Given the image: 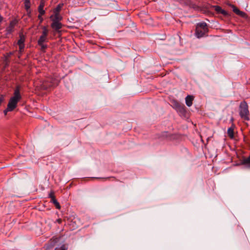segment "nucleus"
I'll use <instances>...</instances> for the list:
<instances>
[{
	"instance_id": "22",
	"label": "nucleus",
	"mask_w": 250,
	"mask_h": 250,
	"mask_svg": "<svg viewBox=\"0 0 250 250\" xmlns=\"http://www.w3.org/2000/svg\"><path fill=\"white\" fill-rule=\"evenodd\" d=\"M227 119H229V124H231V125H234V124L233 123V118L232 116H229L228 118Z\"/></svg>"
},
{
	"instance_id": "34",
	"label": "nucleus",
	"mask_w": 250,
	"mask_h": 250,
	"mask_svg": "<svg viewBox=\"0 0 250 250\" xmlns=\"http://www.w3.org/2000/svg\"><path fill=\"white\" fill-rule=\"evenodd\" d=\"M22 54H19V53L18 57H19V58H21V56L22 55Z\"/></svg>"
},
{
	"instance_id": "16",
	"label": "nucleus",
	"mask_w": 250,
	"mask_h": 250,
	"mask_svg": "<svg viewBox=\"0 0 250 250\" xmlns=\"http://www.w3.org/2000/svg\"><path fill=\"white\" fill-rule=\"evenodd\" d=\"M62 5H63V4H59L56 6V7L54 9V13H59L60 11L61 10Z\"/></svg>"
},
{
	"instance_id": "27",
	"label": "nucleus",
	"mask_w": 250,
	"mask_h": 250,
	"mask_svg": "<svg viewBox=\"0 0 250 250\" xmlns=\"http://www.w3.org/2000/svg\"><path fill=\"white\" fill-rule=\"evenodd\" d=\"M26 12H27V15L28 17H31L32 14H31V11L30 9H29V11H26Z\"/></svg>"
},
{
	"instance_id": "13",
	"label": "nucleus",
	"mask_w": 250,
	"mask_h": 250,
	"mask_svg": "<svg viewBox=\"0 0 250 250\" xmlns=\"http://www.w3.org/2000/svg\"><path fill=\"white\" fill-rule=\"evenodd\" d=\"M228 135L230 139L234 138V128L232 126L228 128Z\"/></svg>"
},
{
	"instance_id": "24",
	"label": "nucleus",
	"mask_w": 250,
	"mask_h": 250,
	"mask_svg": "<svg viewBox=\"0 0 250 250\" xmlns=\"http://www.w3.org/2000/svg\"><path fill=\"white\" fill-rule=\"evenodd\" d=\"M48 197L49 198H50V199H53V198L55 197V195H54V192L53 191H51L50 193L48 195Z\"/></svg>"
},
{
	"instance_id": "12",
	"label": "nucleus",
	"mask_w": 250,
	"mask_h": 250,
	"mask_svg": "<svg viewBox=\"0 0 250 250\" xmlns=\"http://www.w3.org/2000/svg\"><path fill=\"white\" fill-rule=\"evenodd\" d=\"M48 39L47 37L41 35L39 40H38V45H41L42 43H44L45 42H47Z\"/></svg>"
},
{
	"instance_id": "19",
	"label": "nucleus",
	"mask_w": 250,
	"mask_h": 250,
	"mask_svg": "<svg viewBox=\"0 0 250 250\" xmlns=\"http://www.w3.org/2000/svg\"><path fill=\"white\" fill-rule=\"evenodd\" d=\"M19 46V54H22L24 51V49L25 47V44L18 45Z\"/></svg>"
},
{
	"instance_id": "11",
	"label": "nucleus",
	"mask_w": 250,
	"mask_h": 250,
	"mask_svg": "<svg viewBox=\"0 0 250 250\" xmlns=\"http://www.w3.org/2000/svg\"><path fill=\"white\" fill-rule=\"evenodd\" d=\"M19 38L20 39L17 42V44L21 45L24 44V42L25 41V36L22 33L20 32L19 33Z\"/></svg>"
},
{
	"instance_id": "8",
	"label": "nucleus",
	"mask_w": 250,
	"mask_h": 250,
	"mask_svg": "<svg viewBox=\"0 0 250 250\" xmlns=\"http://www.w3.org/2000/svg\"><path fill=\"white\" fill-rule=\"evenodd\" d=\"M185 1L186 5H187L190 8H193L195 10H199V7L191 0H186Z\"/></svg>"
},
{
	"instance_id": "10",
	"label": "nucleus",
	"mask_w": 250,
	"mask_h": 250,
	"mask_svg": "<svg viewBox=\"0 0 250 250\" xmlns=\"http://www.w3.org/2000/svg\"><path fill=\"white\" fill-rule=\"evenodd\" d=\"M185 100L187 105L188 107H190L192 104V102L194 100V97L192 95H188L186 97Z\"/></svg>"
},
{
	"instance_id": "31",
	"label": "nucleus",
	"mask_w": 250,
	"mask_h": 250,
	"mask_svg": "<svg viewBox=\"0 0 250 250\" xmlns=\"http://www.w3.org/2000/svg\"><path fill=\"white\" fill-rule=\"evenodd\" d=\"M53 86V84L52 83H50L48 85V87H51L52 86Z\"/></svg>"
},
{
	"instance_id": "3",
	"label": "nucleus",
	"mask_w": 250,
	"mask_h": 250,
	"mask_svg": "<svg viewBox=\"0 0 250 250\" xmlns=\"http://www.w3.org/2000/svg\"><path fill=\"white\" fill-rule=\"evenodd\" d=\"M208 32L207 24L205 22L197 24L195 29V35L197 38H201L206 36Z\"/></svg>"
},
{
	"instance_id": "14",
	"label": "nucleus",
	"mask_w": 250,
	"mask_h": 250,
	"mask_svg": "<svg viewBox=\"0 0 250 250\" xmlns=\"http://www.w3.org/2000/svg\"><path fill=\"white\" fill-rule=\"evenodd\" d=\"M42 31L41 35L48 37L49 30L48 29L47 27L45 26H42Z\"/></svg>"
},
{
	"instance_id": "23",
	"label": "nucleus",
	"mask_w": 250,
	"mask_h": 250,
	"mask_svg": "<svg viewBox=\"0 0 250 250\" xmlns=\"http://www.w3.org/2000/svg\"><path fill=\"white\" fill-rule=\"evenodd\" d=\"M42 16H43L42 15H40V14H39V15L38 16V18L40 20V24L42 23L43 21V19L42 17Z\"/></svg>"
},
{
	"instance_id": "26",
	"label": "nucleus",
	"mask_w": 250,
	"mask_h": 250,
	"mask_svg": "<svg viewBox=\"0 0 250 250\" xmlns=\"http://www.w3.org/2000/svg\"><path fill=\"white\" fill-rule=\"evenodd\" d=\"M55 207L57 209H60L61 208V206L59 204V203L58 202H57L55 204H54Z\"/></svg>"
},
{
	"instance_id": "20",
	"label": "nucleus",
	"mask_w": 250,
	"mask_h": 250,
	"mask_svg": "<svg viewBox=\"0 0 250 250\" xmlns=\"http://www.w3.org/2000/svg\"><path fill=\"white\" fill-rule=\"evenodd\" d=\"M38 12L40 15H44L45 13V10H43V7H38Z\"/></svg>"
},
{
	"instance_id": "25",
	"label": "nucleus",
	"mask_w": 250,
	"mask_h": 250,
	"mask_svg": "<svg viewBox=\"0 0 250 250\" xmlns=\"http://www.w3.org/2000/svg\"><path fill=\"white\" fill-rule=\"evenodd\" d=\"M44 5H45V2L43 0H42L41 1H40V5L38 7H44Z\"/></svg>"
},
{
	"instance_id": "28",
	"label": "nucleus",
	"mask_w": 250,
	"mask_h": 250,
	"mask_svg": "<svg viewBox=\"0 0 250 250\" xmlns=\"http://www.w3.org/2000/svg\"><path fill=\"white\" fill-rule=\"evenodd\" d=\"M51 201L54 204H55L57 201V200L56 199L55 197L53 198V199H51Z\"/></svg>"
},
{
	"instance_id": "2",
	"label": "nucleus",
	"mask_w": 250,
	"mask_h": 250,
	"mask_svg": "<svg viewBox=\"0 0 250 250\" xmlns=\"http://www.w3.org/2000/svg\"><path fill=\"white\" fill-rule=\"evenodd\" d=\"M21 88L20 85H18L16 86L13 96L10 99L8 103L6 110L13 111L17 107L18 102L22 98L20 93Z\"/></svg>"
},
{
	"instance_id": "6",
	"label": "nucleus",
	"mask_w": 250,
	"mask_h": 250,
	"mask_svg": "<svg viewBox=\"0 0 250 250\" xmlns=\"http://www.w3.org/2000/svg\"><path fill=\"white\" fill-rule=\"evenodd\" d=\"M17 23V21L15 20L10 21L9 25L6 28V35L11 34L14 32V28Z\"/></svg>"
},
{
	"instance_id": "32",
	"label": "nucleus",
	"mask_w": 250,
	"mask_h": 250,
	"mask_svg": "<svg viewBox=\"0 0 250 250\" xmlns=\"http://www.w3.org/2000/svg\"><path fill=\"white\" fill-rule=\"evenodd\" d=\"M60 250H66L64 248L62 247L60 249Z\"/></svg>"
},
{
	"instance_id": "15",
	"label": "nucleus",
	"mask_w": 250,
	"mask_h": 250,
	"mask_svg": "<svg viewBox=\"0 0 250 250\" xmlns=\"http://www.w3.org/2000/svg\"><path fill=\"white\" fill-rule=\"evenodd\" d=\"M24 8L26 11H29L31 7L30 0H24Z\"/></svg>"
},
{
	"instance_id": "21",
	"label": "nucleus",
	"mask_w": 250,
	"mask_h": 250,
	"mask_svg": "<svg viewBox=\"0 0 250 250\" xmlns=\"http://www.w3.org/2000/svg\"><path fill=\"white\" fill-rule=\"evenodd\" d=\"M4 62H5V67H6L7 66H8L9 65V63L10 62V61H9L8 57H5V59H4Z\"/></svg>"
},
{
	"instance_id": "29",
	"label": "nucleus",
	"mask_w": 250,
	"mask_h": 250,
	"mask_svg": "<svg viewBox=\"0 0 250 250\" xmlns=\"http://www.w3.org/2000/svg\"><path fill=\"white\" fill-rule=\"evenodd\" d=\"M13 54V53L12 52H10L9 53H8L7 54V56H5V57H8V58L11 56V55H12Z\"/></svg>"
},
{
	"instance_id": "36",
	"label": "nucleus",
	"mask_w": 250,
	"mask_h": 250,
	"mask_svg": "<svg viewBox=\"0 0 250 250\" xmlns=\"http://www.w3.org/2000/svg\"><path fill=\"white\" fill-rule=\"evenodd\" d=\"M52 17H53V16H50V19H52Z\"/></svg>"
},
{
	"instance_id": "1",
	"label": "nucleus",
	"mask_w": 250,
	"mask_h": 250,
	"mask_svg": "<svg viewBox=\"0 0 250 250\" xmlns=\"http://www.w3.org/2000/svg\"><path fill=\"white\" fill-rule=\"evenodd\" d=\"M171 103L172 108L176 111L182 118L185 120L189 118L190 112L183 104L175 100H172Z\"/></svg>"
},
{
	"instance_id": "33",
	"label": "nucleus",
	"mask_w": 250,
	"mask_h": 250,
	"mask_svg": "<svg viewBox=\"0 0 250 250\" xmlns=\"http://www.w3.org/2000/svg\"><path fill=\"white\" fill-rule=\"evenodd\" d=\"M8 110H6V109L4 111V113L5 114H6L7 113V112H8Z\"/></svg>"
},
{
	"instance_id": "35",
	"label": "nucleus",
	"mask_w": 250,
	"mask_h": 250,
	"mask_svg": "<svg viewBox=\"0 0 250 250\" xmlns=\"http://www.w3.org/2000/svg\"><path fill=\"white\" fill-rule=\"evenodd\" d=\"M241 231H242V233H243L244 232V230L243 229L241 230Z\"/></svg>"
},
{
	"instance_id": "17",
	"label": "nucleus",
	"mask_w": 250,
	"mask_h": 250,
	"mask_svg": "<svg viewBox=\"0 0 250 250\" xmlns=\"http://www.w3.org/2000/svg\"><path fill=\"white\" fill-rule=\"evenodd\" d=\"M38 45L41 47V51L43 52H45L46 51V49L48 47V45L47 44H45L44 43H42L41 45Z\"/></svg>"
},
{
	"instance_id": "7",
	"label": "nucleus",
	"mask_w": 250,
	"mask_h": 250,
	"mask_svg": "<svg viewBox=\"0 0 250 250\" xmlns=\"http://www.w3.org/2000/svg\"><path fill=\"white\" fill-rule=\"evenodd\" d=\"M229 6L232 7L233 12L235 13L236 15L243 18H247V15L245 12L240 11L237 7H236L233 4H230Z\"/></svg>"
},
{
	"instance_id": "9",
	"label": "nucleus",
	"mask_w": 250,
	"mask_h": 250,
	"mask_svg": "<svg viewBox=\"0 0 250 250\" xmlns=\"http://www.w3.org/2000/svg\"><path fill=\"white\" fill-rule=\"evenodd\" d=\"M51 26L52 28L58 30L62 28V23L58 21H52Z\"/></svg>"
},
{
	"instance_id": "18",
	"label": "nucleus",
	"mask_w": 250,
	"mask_h": 250,
	"mask_svg": "<svg viewBox=\"0 0 250 250\" xmlns=\"http://www.w3.org/2000/svg\"><path fill=\"white\" fill-rule=\"evenodd\" d=\"M54 14H55L54 18V19H52V21H59L61 20V18H60V16L59 15V13H54Z\"/></svg>"
},
{
	"instance_id": "4",
	"label": "nucleus",
	"mask_w": 250,
	"mask_h": 250,
	"mask_svg": "<svg viewBox=\"0 0 250 250\" xmlns=\"http://www.w3.org/2000/svg\"><path fill=\"white\" fill-rule=\"evenodd\" d=\"M239 115L244 122L250 120L248 105L245 101L242 102L239 105Z\"/></svg>"
},
{
	"instance_id": "30",
	"label": "nucleus",
	"mask_w": 250,
	"mask_h": 250,
	"mask_svg": "<svg viewBox=\"0 0 250 250\" xmlns=\"http://www.w3.org/2000/svg\"><path fill=\"white\" fill-rule=\"evenodd\" d=\"M57 221L59 224H60V223H61V222H62V220H61V219H58V220H57Z\"/></svg>"
},
{
	"instance_id": "5",
	"label": "nucleus",
	"mask_w": 250,
	"mask_h": 250,
	"mask_svg": "<svg viewBox=\"0 0 250 250\" xmlns=\"http://www.w3.org/2000/svg\"><path fill=\"white\" fill-rule=\"evenodd\" d=\"M211 8L215 11L217 14H222L226 18H228L230 16V14L228 12L223 9L220 6L211 5Z\"/></svg>"
}]
</instances>
